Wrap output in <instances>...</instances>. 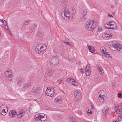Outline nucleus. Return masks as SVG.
Instances as JSON below:
<instances>
[{"label":"nucleus","instance_id":"obj_24","mask_svg":"<svg viewBox=\"0 0 122 122\" xmlns=\"http://www.w3.org/2000/svg\"><path fill=\"white\" fill-rule=\"evenodd\" d=\"M7 108V107L5 105H3L1 106L0 107V112L1 111H2V110H5L6 108Z\"/></svg>","mask_w":122,"mask_h":122},{"label":"nucleus","instance_id":"obj_48","mask_svg":"<svg viewBox=\"0 0 122 122\" xmlns=\"http://www.w3.org/2000/svg\"><path fill=\"white\" fill-rule=\"evenodd\" d=\"M107 16L110 17H113V16L111 15H107Z\"/></svg>","mask_w":122,"mask_h":122},{"label":"nucleus","instance_id":"obj_6","mask_svg":"<svg viewBox=\"0 0 122 122\" xmlns=\"http://www.w3.org/2000/svg\"><path fill=\"white\" fill-rule=\"evenodd\" d=\"M122 46L121 44H113L112 45V46L111 47V48L113 51L118 50L119 51V49H122Z\"/></svg>","mask_w":122,"mask_h":122},{"label":"nucleus","instance_id":"obj_32","mask_svg":"<svg viewBox=\"0 0 122 122\" xmlns=\"http://www.w3.org/2000/svg\"><path fill=\"white\" fill-rule=\"evenodd\" d=\"M91 71L90 68L88 65H87L86 68V71Z\"/></svg>","mask_w":122,"mask_h":122},{"label":"nucleus","instance_id":"obj_10","mask_svg":"<svg viewBox=\"0 0 122 122\" xmlns=\"http://www.w3.org/2000/svg\"><path fill=\"white\" fill-rule=\"evenodd\" d=\"M87 14V11L86 10L84 9L83 12V16L80 17L78 19L79 20L81 21L84 20L86 18V16Z\"/></svg>","mask_w":122,"mask_h":122},{"label":"nucleus","instance_id":"obj_30","mask_svg":"<svg viewBox=\"0 0 122 122\" xmlns=\"http://www.w3.org/2000/svg\"><path fill=\"white\" fill-rule=\"evenodd\" d=\"M105 93L103 91H100L98 93V95L99 96H104Z\"/></svg>","mask_w":122,"mask_h":122},{"label":"nucleus","instance_id":"obj_1","mask_svg":"<svg viewBox=\"0 0 122 122\" xmlns=\"http://www.w3.org/2000/svg\"><path fill=\"white\" fill-rule=\"evenodd\" d=\"M97 25L96 22L93 20L88 21L85 25L86 29L89 31L92 30L96 27Z\"/></svg>","mask_w":122,"mask_h":122},{"label":"nucleus","instance_id":"obj_45","mask_svg":"<svg viewBox=\"0 0 122 122\" xmlns=\"http://www.w3.org/2000/svg\"><path fill=\"white\" fill-rule=\"evenodd\" d=\"M97 30H98L100 32L102 30L101 27L100 26H99L98 27Z\"/></svg>","mask_w":122,"mask_h":122},{"label":"nucleus","instance_id":"obj_23","mask_svg":"<svg viewBox=\"0 0 122 122\" xmlns=\"http://www.w3.org/2000/svg\"><path fill=\"white\" fill-rule=\"evenodd\" d=\"M1 21L3 23H5L4 24V25H5L6 26H7V28H6V29L8 31H10V30L9 29L8 27V26L7 25V23L6 22L5 20L4 19H2V20H1Z\"/></svg>","mask_w":122,"mask_h":122},{"label":"nucleus","instance_id":"obj_16","mask_svg":"<svg viewBox=\"0 0 122 122\" xmlns=\"http://www.w3.org/2000/svg\"><path fill=\"white\" fill-rule=\"evenodd\" d=\"M16 81L17 84L20 85L22 83L23 80L21 77H18Z\"/></svg>","mask_w":122,"mask_h":122},{"label":"nucleus","instance_id":"obj_53","mask_svg":"<svg viewBox=\"0 0 122 122\" xmlns=\"http://www.w3.org/2000/svg\"><path fill=\"white\" fill-rule=\"evenodd\" d=\"M91 108H92V109H93L94 107H93V106H92Z\"/></svg>","mask_w":122,"mask_h":122},{"label":"nucleus","instance_id":"obj_58","mask_svg":"<svg viewBox=\"0 0 122 122\" xmlns=\"http://www.w3.org/2000/svg\"><path fill=\"white\" fill-rule=\"evenodd\" d=\"M1 34V32H0V34Z\"/></svg>","mask_w":122,"mask_h":122},{"label":"nucleus","instance_id":"obj_27","mask_svg":"<svg viewBox=\"0 0 122 122\" xmlns=\"http://www.w3.org/2000/svg\"><path fill=\"white\" fill-rule=\"evenodd\" d=\"M72 84L74 86H76L77 85V82L74 79L71 78V82Z\"/></svg>","mask_w":122,"mask_h":122},{"label":"nucleus","instance_id":"obj_47","mask_svg":"<svg viewBox=\"0 0 122 122\" xmlns=\"http://www.w3.org/2000/svg\"><path fill=\"white\" fill-rule=\"evenodd\" d=\"M121 118V116H119L118 117L117 119L118 121H119Z\"/></svg>","mask_w":122,"mask_h":122},{"label":"nucleus","instance_id":"obj_22","mask_svg":"<svg viewBox=\"0 0 122 122\" xmlns=\"http://www.w3.org/2000/svg\"><path fill=\"white\" fill-rule=\"evenodd\" d=\"M108 109V108L107 107H106L103 109H102V111L106 115L107 114Z\"/></svg>","mask_w":122,"mask_h":122},{"label":"nucleus","instance_id":"obj_51","mask_svg":"<svg viewBox=\"0 0 122 122\" xmlns=\"http://www.w3.org/2000/svg\"><path fill=\"white\" fill-rule=\"evenodd\" d=\"M113 122H118L117 120H116L115 121H113Z\"/></svg>","mask_w":122,"mask_h":122},{"label":"nucleus","instance_id":"obj_26","mask_svg":"<svg viewBox=\"0 0 122 122\" xmlns=\"http://www.w3.org/2000/svg\"><path fill=\"white\" fill-rule=\"evenodd\" d=\"M70 11L71 14H73L75 13L76 12L75 8V7H73L70 9Z\"/></svg>","mask_w":122,"mask_h":122},{"label":"nucleus","instance_id":"obj_35","mask_svg":"<svg viewBox=\"0 0 122 122\" xmlns=\"http://www.w3.org/2000/svg\"><path fill=\"white\" fill-rule=\"evenodd\" d=\"M55 101L56 103H60V100L57 98H55L54 100Z\"/></svg>","mask_w":122,"mask_h":122},{"label":"nucleus","instance_id":"obj_55","mask_svg":"<svg viewBox=\"0 0 122 122\" xmlns=\"http://www.w3.org/2000/svg\"><path fill=\"white\" fill-rule=\"evenodd\" d=\"M62 41L64 43H66V42H65V41Z\"/></svg>","mask_w":122,"mask_h":122},{"label":"nucleus","instance_id":"obj_14","mask_svg":"<svg viewBox=\"0 0 122 122\" xmlns=\"http://www.w3.org/2000/svg\"><path fill=\"white\" fill-rule=\"evenodd\" d=\"M32 91L36 94H37L40 92V90L38 87H33L32 89Z\"/></svg>","mask_w":122,"mask_h":122},{"label":"nucleus","instance_id":"obj_41","mask_svg":"<svg viewBox=\"0 0 122 122\" xmlns=\"http://www.w3.org/2000/svg\"><path fill=\"white\" fill-rule=\"evenodd\" d=\"M19 113L22 114V115L23 116L25 114V112L23 110H21L20 111V112Z\"/></svg>","mask_w":122,"mask_h":122},{"label":"nucleus","instance_id":"obj_28","mask_svg":"<svg viewBox=\"0 0 122 122\" xmlns=\"http://www.w3.org/2000/svg\"><path fill=\"white\" fill-rule=\"evenodd\" d=\"M30 22V20H26L23 21V24L25 25H28Z\"/></svg>","mask_w":122,"mask_h":122},{"label":"nucleus","instance_id":"obj_3","mask_svg":"<svg viewBox=\"0 0 122 122\" xmlns=\"http://www.w3.org/2000/svg\"><path fill=\"white\" fill-rule=\"evenodd\" d=\"M49 61L52 66L56 67L59 63V61L58 58L56 56L51 57L49 59Z\"/></svg>","mask_w":122,"mask_h":122},{"label":"nucleus","instance_id":"obj_4","mask_svg":"<svg viewBox=\"0 0 122 122\" xmlns=\"http://www.w3.org/2000/svg\"><path fill=\"white\" fill-rule=\"evenodd\" d=\"M105 27L108 29H115L117 27L116 23L113 21H111L109 23H107L105 25Z\"/></svg>","mask_w":122,"mask_h":122},{"label":"nucleus","instance_id":"obj_54","mask_svg":"<svg viewBox=\"0 0 122 122\" xmlns=\"http://www.w3.org/2000/svg\"><path fill=\"white\" fill-rule=\"evenodd\" d=\"M9 81H11L12 80V79L11 78L10 80H9Z\"/></svg>","mask_w":122,"mask_h":122},{"label":"nucleus","instance_id":"obj_38","mask_svg":"<svg viewBox=\"0 0 122 122\" xmlns=\"http://www.w3.org/2000/svg\"><path fill=\"white\" fill-rule=\"evenodd\" d=\"M105 56L106 57H108L109 58L111 57V55H110L109 54H108L107 53L105 54Z\"/></svg>","mask_w":122,"mask_h":122},{"label":"nucleus","instance_id":"obj_36","mask_svg":"<svg viewBox=\"0 0 122 122\" xmlns=\"http://www.w3.org/2000/svg\"><path fill=\"white\" fill-rule=\"evenodd\" d=\"M22 116H23L22 115V114L19 113L17 115V117L19 118H21Z\"/></svg>","mask_w":122,"mask_h":122},{"label":"nucleus","instance_id":"obj_42","mask_svg":"<svg viewBox=\"0 0 122 122\" xmlns=\"http://www.w3.org/2000/svg\"><path fill=\"white\" fill-rule=\"evenodd\" d=\"M61 113H57V117L58 118H61Z\"/></svg>","mask_w":122,"mask_h":122},{"label":"nucleus","instance_id":"obj_40","mask_svg":"<svg viewBox=\"0 0 122 122\" xmlns=\"http://www.w3.org/2000/svg\"><path fill=\"white\" fill-rule=\"evenodd\" d=\"M92 112L91 110H89L86 113L88 114H91L92 113Z\"/></svg>","mask_w":122,"mask_h":122},{"label":"nucleus","instance_id":"obj_44","mask_svg":"<svg viewBox=\"0 0 122 122\" xmlns=\"http://www.w3.org/2000/svg\"><path fill=\"white\" fill-rule=\"evenodd\" d=\"M71 78H68L67 79V81L68 82H71Z\"/></svg>","mask_w":122,"mask_h":122},{"label":"nucleus","instance_id":"obj_12","mask_svg":"<svg viewBox=\"0 0 122 122\" xmlns=\"http://www.w3.org/2000/svg\"><path fill=\"white\" fill-rule=\"evenodd\" d=\"M16 112L14 110H11L9 112V115L12 118L13 117L16 115Z\"/></svg>","mask_w":122,"mask_h":122},{"label":"nucleus","instance_id":"obj_9","mask_svg":"<svg viewBox=\"0 0 122 122\" xmlns=\"http://www.w3.org/2000/svg\"><path fill=\"white\" fill-rule=\"evenodd\" d=\"M12 71L10 69L8 70L5 71V75L7 78H12L13 75L12 73Z\"/></svg>","mask_w":122,"mask_h":122},{"label":"nucleus","instance_id":"obj_33","mask_svg":"<svg viewBox=\"0 0 122 122\" xmlns=\"http://www.w3.org/2000/svg\"><path fill=\"white\" fill-rule=\"evenodd\" d=\"M38 35L40 37H41L43 36V33H42L41 31H39L38 32Z\"/></svg>","mask_w":122,"mask_h":122},{"label":"nucleus","instance_id":"obj_52","mask_svg":"<svg viewBox=\"0 0 122 122\" xmlns=\"http://www.w3.org/2000/svg\"><path fill=\"white\" fill-rule=\"evenodd\" d=\"M112 86H114V83H112Z\"/></svg>","mask_w":122,"mask_h":122},{"label":"nucleus","instance_id":"obj_57","mask_svg":"<svg viewBox=\"0 0 122 122\" xmlns=\"http://www.w3.org/2000/svg\"><path fill=\"white\" fill-rule=\"evenodd\" d=\"M27 33H29V32H27Z\"/></svg>","mask_w":122,"mask_h":122},{"label":"nucleus","instance_id":"obj_46","mask_svg":"<svg viewBox=\"0 0 122 122\" xmlns=\"http://www.w3.org/2000/svg\"><path fill=\"white\" fill-rule=\"evenodd\" d=\"M66 43L67 45H68L70 46H71V45L70 43V42H66Z\"/></svg>","mask_w":122,"mask_h":122},{"label":"nucleus","instance_id":"obj_56","mask_svg":"<svg viewBox=\"0 0 122 122\" xmlns=\"http://www.w3.org/2000/svg\"><path fill=\"white\" fill-rule=\"evenodd\" d=\"M40 1L41 2H42V1H43V0H40Z\"/></svg>","mask_w":122,"mask_h":122},{"label":"nucleus","instance_id":"obj_17","mask_svg":"<svg viewBox=\"0 0 122 122\" xmlns=\"http://www.w3.org/2000/svg\"><path fill=\"white\" fill-rule=\"evenodd\" d=\"M31 84L30 82L28 83L24 86L23 88L25 89H29L30 87Z\"/></svg>","mask_w":122,"mask_h":122},{"label":"nucleus","instance_id":"obj_43","mask_svg":"<svg viewBox=\"0 0 122 122\" xmlns=\"http://www.w3.org/2000/svg\"><path fill=\"white\" fill-rule=\"evenodd\" d=\"M57 83L59 85L61 83V79H59L57 80Z\"/></svg>","mask_w":122,"mask_h":122},{"label":"nucleus","instance_id":"obj_21","mask_svg":"<svg viewBox=\"0 0 122 122\" xmlns=\"http://www.w3.org/2000/svg\"><path fill=\"white\" fill-rule=\"evenodd\" d=\"M88 47L89 51L92 53H94L95 51L94 48L91 46H88Z\"/></svg>","mask_w":122,"mask_h":122},{"label":"nucleus","instance_id":"obj_2","mask_svg":"<svg viewBox=\"0 0 122 122\" xmlns=\"http://www.w3.org/2000/svg\"><path fill=\"white\" fill-rule=\"evenodd\" d=\"M46 45L43 43H40L38 44L36 47L35 50L36 52L38 54H41L47 48Z\"/></svg>","mask_w":122,"mask_h":122},{"label":"nucleus","instance_id":"obj_19","mask_svg":"<svg viewBox=\"0 0 122 122\" xmlns=\"http://www.w3.org/2000/svg\"><path fill=\"white\" fill-rule=\"evenodd\" d=\"M70 122H76V120L72 116H70L68 118Z\"/></svg>","mask_w":122,"mask_h":122},{"label":"nucleus","instance_id":"obj_29","mask_svg":"<svg viewBox=\"0 0 122 122\" xmlns=\"http://www.w3.org/2000/svg\"><path fill=\"white\" fill-rule=\"evenodd\" d=\"M36 24H35L34 25L33 28V29L32 28H31L30 31V33L31 34L32 33L33 31H35V29H36Z\"/></svg>","mask_w":122,"mask_h":122},{"label":"nucleus","instance_id":"obj_7","mask_svg":"<svg viewBox=\"0 0 122 122\" xmlns=\"http://www.w3.org/2000/svg\"><path fill=\"white\" fill-rule=\"evenodd\" d=\"M54 90L53 88L50 89V87H48L46 92V94L47 96L51 97L54 95Z\"/></svg>","mask_w":122,"mask_h":122},{"label":"nucleus","instance_id":"obj_18","mask_svg":"<svg viewBox=\"0 0 122 122\" xmlns=\"http://www.w3.org/2000/svg\"><path fill=\"white\" fill-rule=\"evenodd\" d=\"M41 117V115L39 114L36 115L34 117V118L36 121L40 120Z\"/></svg>","mask_w":122,"mask_h":122},{"label":"nucleus","instance_id":"obj_8","mask_svg":"<svg viewBox=\"0 0 122 122\" xmlns=\"http://www.w3.org/2000/svg\"><path fill=\"white\" fill-rule=\"evenodd\" d=\"M115 110L117 114L122 113V105L120 104L118 106H115Z\"/></svg>","mask_w":122,"mask_h":122},{"label":"nucleus","instance_id":"obj_31","mask_svg":"<svg viewBox=\"0 0 122 122\" xmlns=\"http://www.w3.org/2000/svg\"><path fill=\"white\" fill-rule=\"evenodd\" d=\"M47 118V117H45L43 115H41V117L40 120L43 121L45 120Z\"/></svg>","mask_w":122,"mask_h":122},{"label":"nucleus","instance_id":"obj_25","mask_svg":"<svg viewBox=\"0 0 122 122\" xmlns=\"http://www.w3.org/2000/svg\"><path fill=\"white\" fill-rule=\"evenodd\" d=\"M104 96L99 95L98 98L100 101L102 102H104Z\"/></svg>","mask_w":122,"mask_h":122},{"label":"nucleus","instance_id":"obj_49","mask_svg":"<svg viewBox=\"0 0 122 122\" xmlns=\"http://www.w3.org/2000/svg\"><path fill=\"white\" fill-rule=\"evenodd\" d=\"M83 70V69H81V70L80 71V72L82 73H84L83 71H82Z\"/></svg>","mask_w":122,"mask_h":122},{"label":"nucleus","instance_id":"obj_13","mask_svg":"<svg viewBox=\"0 0 122 122\" xmlns=\"http://www.w3.org/2000/svg\"><path fill=\"white\" fill-rule=\"evenodd\" d=\"M102 37L105 39H110L112 36L110 34L104 33Z\"/></svg>","mask_w":122,"mask_h":122},{"label":"nucleus","instance_id":"obj_15","mask_svg":"<svg viewBox=\"0 0 122 122\" xmlns=\"http://www.w3.org/2000/svg\"><path fill=\"white\" fill-rule=\"evenodd\" d=\"M97 69L99 71L100 74L102 75L103 74V71L102 68L100 66H98L97 67Z\"/></svg>","mask_w":122,"mask_h":122},{"label":"nucleus","instance_id":"obj_50","mask_svg":"<svg viewBox=\"0 0 122 122\" xmlns=\"http://www.w3.org/2000/svg\"><path fill=\"white\" fill-rule=\"evenodd\" d=\"M101 51H102V52H103L104 53H105V52H105V51H104V50H103V49H102V50H101Z\"/></svg>","mask_w":122,"mask_h":122},{"label":"nucleus","instance_id":"obj_5","mask_svg":"<svg viewBox=\"0 0 122 122\" xmlns=\"http://www.w3.org/2000/svg\"><path fill=\"white\" fill-rule=\"evenodd\" d=\"M62 11H63V12H61V14L62 13H63L64 14L63 18L66 20H68L70 18V16L69 10L68 8H66L64 10H63Z\"/></svg>","mask_w":122,"mask_h":122},{"label":"nucleus","instance_id":"obj_11","mask_svg":"<svg viewBox=\"0 0 122 122\" xmlns=\"http://www.w3.org/2000/svg\"><path fill=\"white\" fill-rule=\"evenodd\" d=\"M74 95L76 99L77 100H80L81 98V93L77 90H75L74 91Z\"/></svg>","mask_w":122,"mask_h":122},{"label":"nucleus","instance_id":"obj_39","mask_svg":"<svg viewBox=\"0 0 122 122\" xmlns=\"http://www.w3.org/2000/svg\"><path fill=\"white\" fill-rule=\"evenodd\" d=\"M117 96L119 98H121L122 97V94L121 93H119L118 94Z\"/></svg>","mask_w":122,"mask_h":122},{"label":"nucleus","instance_id":"obj_20","mask_svg":"<svg viewBox=\"0 0 122 122\" xmlns=\"http://www.w3.org/2000/svg\"><path fill=\"white\" fill-rule=\"evenodd\" d=\"M52 70L51 69H48L46 72V74L48 76H51L52 73Z\"/></svg>","mask_w":122,"mask_h":122},{"label":"nucleus","instance_id":"obj_37","mask_svg":"<svg viewBox=\"0 0 122 122\" xmlns=\"http://www.w3.org/2000/svg\"><path fill=\"white\" fill-rule=\"evenodd\" d=\"M91 73V71H86V75L88 76L90 75Z\"/></svg>","mask_w":122,"mask_h":122},{"label":"nucleus","instance_id":"obj_34","mask_svg":"<svg viewBox=\"0 0 122 122\" xmlns=\"http://www.w3.org/2000/svg\"><path fill=\"white\" fill-rule=\"evenodd\" d=\"M0 112L1 114L3 115H5L6 114V112L5 111V110H2V111H1Z\"/></svg>","mask_w":122,"mask_h":122}]
</instances>
